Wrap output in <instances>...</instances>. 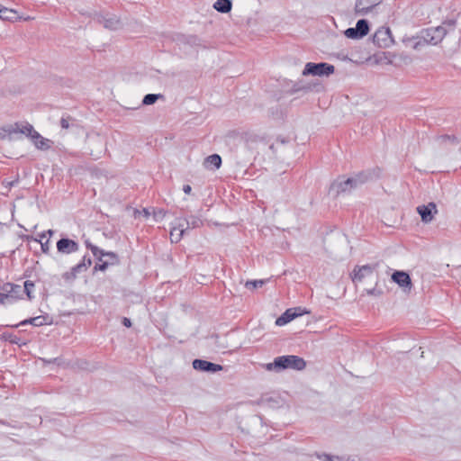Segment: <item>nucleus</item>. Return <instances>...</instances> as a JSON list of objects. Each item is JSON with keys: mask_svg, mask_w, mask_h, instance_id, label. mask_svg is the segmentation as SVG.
<instances>
[{"mask_svg": "<svg viewBox=\"0 0 461 461\" xmlns=\"http://www.w3.org/2000/svg\"><path fill=\"white\" fill-rule=\"evenodd\" d=\"M33 322L35 327H41L42 325H50L52 323V318L48 314L40 315L34 317Z\"/></svg>", "mask_w": 461, "mask_h": 461, "instance_id": "c85d7f7f", "label": "nucleus"}, {"mask_svg": "<svg viewBox=\"0 0 461 461\" xmlns=\"http://www.w3.org/2000/svg\"><path fill=\"white\" fill-rule=\"evenodd\" d=\"M3 131L9 134L19 132L30 137L31 139L40 137V133L36 131L33 126L29 122H25L24 124L16 122L14 125H11L7 129H3Z\"/></svg>", "mask_w": 461, "mask_h": 461, "instance_id": "0eeeda50", "label": "nucleus"}, {"mask_svg": "<svg viewBox=\"0 0 461 461\" xmlns=\"http://www.w3.org/2000/svg\"><path fill=\"white\" fill-rule=\"evenodd\" d=\"M109 264L108 262H102L101 264H96L94 267L95 271H104L107 269Z\"/></svg>", "mask_w": 461, "mask_h": 461, "instance_id": "ea45409f", "label": "nucleus"}, {"mask_svg": "<svg viewBox=\"0 0 461 461\" xmlns=\"http://www.w3.org/2000/svg\"><path fill=\"white\" fill-rule=\"evenodd\" d=\"M182 223L185 224V229L186 231L188 229H195L201 227L203 225V221L198 216L191 215L190 217L184 219Z\"/></svg>", "mask_w": 461, "mask_h": 461, "instance_id": "412c9836", "label": "nucleus"}, {"mask_svg": "<svg viewBox=\"0 0 461 461\" xmlns=\"http://www.w3.org/2000/svg\"><path fill=\"white\" fill-rule=\"evenodd\" d=\"M75 122L76 120L73 119L71 116L62 117L60 119V126L62 129L68 130L70 126L74 125Z\"/></svg>", "mask_w": 461, "mask_h": 461, "instance_id": "473e14b6", "label": "nucleus"}, {"mask_svg": "<svg viewBox=\"0 0 461 461\" xmlns=\"http://www.w3.org/2000/svg\"><path fill=\"white\" fill-rule=\"evenodd\" d=\"M312 89L310 85H304L302 82H296L293 85L291 89L289 90L290 94H295L298 92L307 93Z\"/></svg>", "mask_w": 461, "mask_h": 461, "instance_id": "cd10ccee", "label": "nucleus"}, {"mask_svg": "<svg viewBox=\"0 0 461 461\" xmlns=\"http://www.w3.org/2000/svg\"><path fill=\"white\" fill-rule=\"evenodd\" d=\"M41 244V249L44 253H47L49 251V240H47L45 242H42L40 240Z\"/></svg>", "mask_w": 461, "mask_h": 461, "instance_id": "37998d69", "label": "nucleus"}, {"mask_svg": "<svg viewBox=\"0 0 461 461\" xmlns=\"http://www.w3.org/2000/svg\"><path fill=\"white\" fill-rule=\"evenodd\" d=\"M89 261H92L91 258L88 256L85 255L80 263H88Z\"/></svg>", "mask_w": 461, "mask_h": 461, "instance_id": "49530a36", "label": "nucleus"}, {"mask_svg": "<svg viewBox=\"0 0 461 461\" xmlns=\"http://www.w3.org/2000/svg\"><path fill=\"white\" fill-rule=\"evenodd\" d=\"M33 144L38 149L47 150L50 148L52 141L49 139L43 138L41 134L38 138H32Z\"/></svg>", "mask_w": 461, "mask_h": 461, "instance_id": "5701e85b", "label": "nucleus"}, {"mask_svg": "<svg viewBox=\"0 0 461 461\" xmlns=\"http://www.w3.org/2000/svg\"><path fill=\"white\" fill-rule=\"evenodd\" d=\"M47 232H48L50 235H52V234H53V230H49Z\"/></svg>", "mask_w": 461, "mask_h": 461, "instance_id": "3c124183", "label": "nucleus"}, {"mask_svg": "<svg viewBox=\"0 0 461 461\" xmlns=\"http://www.w3.org/2000/svg\"><path fill=\"white\" fill-rule=\"evenodd\" d=\"M335 458H336V459L331 460V461H337V459H338V460L339 459V456H335Z\"/></svg>", "mask_w": 461, "mask_h": 461, "instance_id": "864d4df0", "label": "nucleus"}, {"mask_svg": "<svg viewBox=\"0 0 461 461\" xmlns=\"http://www.w3.org/2000/svg\"><path fill=\"white\" fill-rule=\"evenodd\" d=\"M267 280L260 279V280H250L247 281L245 286L249 289H255L257 287H261Z\"/></svg>", "mask_w": 461, "mask_h": 461, "instance_id": "72a5a7b5", "label": "nucleus"}, {"mask_svg": "<svg viewBox=\"0 0 461 461\" xmlns=\"http://www.w3.org/2000/svg\"><path fill=\"white\" fill-rule=\"evenodd\" d=\"M204 165L206 167H210L212 166V168L218 169L221 166V158L218 154L210 155L205 158Z\"/></svg>", "mask_w": 461, "mask_h": 461, "instance_id": "b1692460", "label": "nucleus"}, {"mask_svg": "<svg viewBox=\"0 0 461 461\" xmlns=\"http://www.w3.org/2000/svg\"><path fill=\"white\" fill-rule=\"evenodd\" d=\"M57 249L62 254H70L79 249V244L68 238H61L57 242Z\"/></svg>", "mask_w": 461, "mask_h": 461, "instance_id": "f8f14e48", "label": "nucleus"}, {"mask_svg": "<svg viewBox=\"0 0 461 461\" xmlns=\"http://www.w3.org/2000/svg\"><path fill=\"white\" fill-rule=\"evenodd\" d=\"M212 6L217 12L227 14L231 11L232 3L230 0H216Z\"/></svg>", "mask_w": 461, "mask_h": 461, "instance_id": "aec40b11", "label": "nucleus"}, {"mask_svg": "<svg viewBox=\"0 0 461 461\" xmlns=\"http://www.w3.org/2000/svg\"><path fill=\"white\" fill-rule=\"evenodd\" d=\"M305 360L295 355H286L277 357L273 362L265 365V368L267 371L281 372L285 369H294L302 371L305 368Z\"/></svg>", "mask_w": 461, "mask_h": 461, "instance_id": "f03ea898", "label": "nucleus"}, {"mask_svg": "<svg viewBox=\"0 0 461 461\" xmlns=\"http://www.w3.org/2000/svg\"><path fill=\"white\" fill-rule=\"evenodd\" d=\"M86 246L87 249H89L91 250V247H95V245L92 244L91 242H89L88 240L86 241Z\"/></svg>", "mask_w": 461, "mask_h": 461, "instance_id": "de8ad7c7", "label": "nucleus"}, {"mask_svg": "<svg viewBox=\"0 0 461 461\" xmlns=\"http://www.w3.org/2000/svg\"><path fill=\"white\" fill-rule=\"evenodd\" d=\"M292 308L287 309L281 316L276 320V326H284L296 318V313L292 312Z\"/></svg>", "mask_w": 461, "mask_h": 461, "instance_id": "6ab92c4d", "label": "nucleus"}, {"mask_svg": "<svg viewBox=\"0 0 461 461\" xmlns=\"http://www.w3.org/2000/svg\"><path fill=\"white\" fill-rule=\"evenodd\" d=\"M371 176L372 175L370 172L362 171L347 179H344V177H339L331 184L330 190L334 191L337 195L342 193H348L366 183Z\"/></svg>", "mask_w": 461, "mask_h": 461, "instance_id": "f257e3e1", "label": "nucleus"}, {"mask_svg": "<svg viewBox=\"0 0 461 461\" xmlns=\"http://www.w3.org/2000/svg\"><path fill=\"white\" fill-rule=\"evenodd\" d=\"M122 324H123L125 327H127V328H130V327L131 326V320H130L129 318H127V317H123V318H122Z\"/></svg>", "mask_w": 461, "mask_h": 461, "instance_id": "c03bdc74", "label": "nucleus"}, {"mask_svg": "<svg viewBox=\"0 0 461 461\" xmlns=\"http://www.w3.org/2000/svg\"><path fill=\"white\" fill-rule=\"evenodd\" d=\"M193 367L195 370L208 373H216L223 369L221 365L203 359H194L193 361Z\"/></svg>", "mask_w": 461, "mask_h": 461, "instance_id": "9b49d317", "label": "nucleus"}, {"mask_svg": "<svg viewBox=\"0 0 461 461\" xmlns=\"http://www.w3.org/2000/svg\"><path fill=\"white\" fill-rule=\"evenodd\" d=\"M357 31L360 33L362 37H365L369 32V23L366 19H360L357 22L356 24Z\"/></svg>", "mask_w": 461, "mask_h": 461, "instance_id": "393cba45", "label": "nucleus"}, {"mask_svg": "<svg viewBox=\"0 0 461 461\" xmlns=\"http://www.w3.org/2000/svg\"><path fill=\"white\" fill-rule=\"evenodd\" d=\"M96 20L103 24L104 28L112 31L118 30L121 27V21L114 14H97Z\"/></svg>", "mask_w": 461, "mask_h": 461, "instance_id": "9d476101", "label": "nucleus"}, {"mask_svg": "<svg viewBox=\"0 0 461 461\" xmlns=\"http://www.w3.org/2000/svg\"><path fill=\"white\" fill-rule=\"evenodd\" d=\"M382 0H356L355 12L357 15H366L375 6L380 5Z\"/></svg>", "mask_w": 461, "mask_h": 461, "instance_id": "1a4fd4ad", "label": "nucleus"}, {"mask_svg": "<svg viewBox=\"0 0 461 461\" xmlns=\"http://www.w3.org/2000/svg\"><path fill=\"white\" fill-rule=\"evenodd\" d=\"M456 19H447L445 22H443L441 26H445L447 29V32L448 31H453L456 27Z\"/></svg>", "mask_w": 461, "mask_h": 461, "instance_id": "f704fd0d", "label": "nucleus"}, {"mask_svg": "<svg viewBox=\"0 0 461 461\" xmlns=\"http://www.w3.org/2000/svg\"><path fill=\"white\" fill-rule=\"evenodd\" d=\"M164 95L161 94H148L142 99L143 105H151L155 104L158 99H163Z\"/></svg>", "mask_w": 461, "mask_h": 461, "instance_id": "a878e982", "label": "nucleus"}, {"mask_svg": "<svg viewBox=\"0 0 461 461\" xmlns=\"http://www.w3.org/2000/svg\"><path fill=\"white\" fill-rule=\"evenodd\" d=\"M335 458H336V459L331 460V461H337V459H338V460L339 459V456H335Z\"/></svg>", "mask_w": 461, "mask_h": 461, "instance_id": "6e6d98bb", "label": "nucleus"}, {"mask_svg": "<svg viewBox=\"0 0 461 461\" xmlns=\"http://www.w3.org/2000/svg\"><path fill=\"white\" fill-rule=\"evenodd\" d=\"M417 212L420 215L421 221L424 223L430 222L434 215L438 212L437 205L435 203L430 202L428 204L419 205L416 208Z\"/></svg>", "mask_w": 461, "mask_h": 461, "instance_id": "6e6552de", "label": "nucleus"}, {"mask_svg": "<svg viewBox=\"0 0 461 461\" xmlns=\"http://www.w3.org/2000/svg\"><path fill=\"white\" fill-rule=\"evenodd\" d=\"M183 191H184V193H185V194H189L191 193V191H192V187H191V185H185L183 186Z\"/></svg>", "mask_w": 461, "mask_h": 461, "instance_id": "a18cd8bd", "label": "nucleus"}, {"mask_svg": "<svg viewBox=\"0 0 461 461\" xmlns=\"http://www.w3.org/2000/svg\"><path fill=\"white\" fill-rule=\"evenodd\" d=\"M292 310H296V311H293L294 313H296V317H299V316L303 315L304 313L310 312L306 311L305 309H302L301 307L292 308Z\"/></svg>", "mask_w": 461, "mask_h": 461, "instance_id": "a19ab883", "label": "nucleus"}, {"mask_svg": "<svg viewBox=\"0 0 461 461\" xmlns=\"http://www.w3.org/2000/svg\"><path fill=\"white\" fill-rule=\"evenodd\" d=\"M104 256L109 257L113 260L112 264H113V263L118 261L117 255L115 253L112 252V251H109V252L104 251Z\"/></svg>", "mask_w": 461, "mask_h": 461, "instance_id": "79ce46f5", "label": "nucleus"}, {"mask_svg": "<svg viewBox=\"0 0 461 461\" xmlns=\"http://www.w3.org/2000/svg\"><path fill=\"white\" fill-rule=\"evenodd\" d=\"M392 280L405 290H411L412 286L410 275L404 271H394L392 275Z\"/></svg>", "mask_w": 461, "mask_h": 461, "instance_id": "ddd939ff", "label": "nucleus"}, {"mask_svg": "<svg viewBox=\"0 0 461 461\" xmlns=\"http://www.w3.org/2000/svg\"><path fill=\"white\" fill-rule=\"evenodd\" d=\"M1 339L4 340V341H8L12 344H15V345H20L21 344V339L12 333V332H7V331H5L1 334Z\"/></svg>", "mask_w": 461, "mask_h": 461, "instance_id": "bb28decb", "label": "nucleus"}, {"mask_svg": "<svg viewBox=\"0 0 461 461\" xmlns=\"http://www.w3.org/2000/svg\"><path fill=\"white\" fill-rule=\"evenodd\" d=\"M57 361H58V358H53V359L46 360V362L49 363V364L56 363Z\"/></svg>", "mask_w": 461, "mask_h": 461, "instance_id": "8fccbe9b", "label": "nucleus"}, {"mask_svg": "<svg viewBox=\"0 0 461 461\" xmlns=\"http://www.w3.org/2000/svg\"><path fill=\"white\" fill-rule=\"evenodd\" d=\"M45 237H46L45 232H43V233H41V239H42V238H45Z\"/></svg>", "mask_w": 461, "mask_h": 461, "instance_id": "603ef678", "label": "nucleus"}, {"mask_svg": "<svg viewBox=\"0 0 461 461\" xmlns=\"http://www.w3.org/2000/svg\"><path fill=\"white\" fill-rule=\"evenodd\" d=\"M459 152L461 153V147L459 148Z\"/></svg>", "mask_w": 461, "mask_h": 461, "instance_id": "4d7b16f0", "label": "nucleus"}, {"mask_svg": "<svg viewBox=\"0 0 461 461\" xmlns=\"http://www.w3.org/2000/svg\"><path fill=\"white\" fill-rule=\"evenodd\" d=\"M344 34L347 38L348 39H354V40H358V39H361L363 38L360 33L357 31L356 27H350V28H348L345 32H344Z\"/></svg>", "mask_w": 461, "mask_h": 461, "instance_id": "2f4dec72", "label": "nucleus"}, {"mask_svg": "<svg viewBox=\"0 0 461 461\" xmlns=\"http://www.w3.org/2000/svg\"><path fill=\"white\" fill-rule=\"evenodd\" d=\"M34 283L30 281V280H27L24 282V285L23 287V294H26L27 297L29 298V300H32V293L34 289Z\"/></svg>", "mask_w": 461, "mask_h": 461, "instance_id": "7c9ffc66", "label": "nucleus"}, {"mask_svg": "<svg viewBox=\"0 0 461 461\" xmlns=\"http://www.w3.org/2000/svg\"><path fill=\"white\" fill-rule=\"evenodd\" d=\"M92 261L88 263H78L75 267L71 268L69 272H66L63 274V278L65 280H74L77 276L80 273L86 272L87 268L91 266Z\"/></svg>", "mask_w": 461, "mask_h": 461, "instance_id": "4468645a", "label": "nucleus"}, {"mask_svg": "<svg viewBox=\"0 0 461 461\" xmlns=\"http://www.w3.org/2000/svg\"><path fill=\"white\" fill-rule=\"evenodd\" d=\"M436 140L440 144H443L447 141H450L454 144L458 143L457 137L456 135H449V134L438 135L436 137Z\"/></svg>", "mask_w": 461, "mask_h": 461, "instance_id": "c756f323", "label": "nucleus"}, {"mask_svg": "<svg viewBox=\"0 0 461 461\" xmlns=\"http://www.w3.org/2000/svg\"><path fill=\"white\" fill-rule=\"evenodd\" d=\"M366 292L368 295H373V296H380L383 294V291L381 289H377L375 287L372 288V289H366Z\"/></svg>", "mask_w": 461, "mask_h": 461, "instance_id": "4c0bfd02", "label": "nucleus"}, {"mask_svg": "<svg viewBox=\"0 0 461 461\" xmlns=\"http://www.w3.org/2000/svg\"><path fill=\"white\" fill-rule=\"evenodd\" d=\"M23 294V287L20 285L5 283L0 286V303H13L22 298Z\"/></svg>", "mask_w": 461, "mask_h": 461, "instance_id": "20e7f679", "label": "nucleus"}, {"mask_svg": "<svg viewBox=\"0 0 461 461\" xmlns=\"http://www.w3.org/2000/svg\"><path fill=\"white\" fill-rule=\"evenodd\" d=\"M18 183H19V177L18 176L14 180H12V181L5 180L3 182L5 186L7 187L8 189H11L13 186L16 185Z\"/></svg>", "mask_w": 461, "mask_h": 461, "instance_id": "58836bf2", "label": "nucleus"}, {"mask_svg": "<svg viewBox=\"0 0 461 461\" xmlns=\"http://www.w3.org/2000/svg\"><path fill=\"white\" fill-rule=\"evenodd\" d=\"M34 317L33 318H29V319H26V320H23L20 323L18 324H15V325H12L11 327L13 328H18L20 326H24V325H27V324H32L34 326Z\"/></svg>", "mask_w": 461, "mask_h": 461, "instance_id": "e433bc0d", "label": "nucleus"}, {"mask_svg": "<svg viewBox=\"0 0 461 461\" xmlns=\"http://www.w3.org/2000/svg\"><path fill=\"white\" fill-rule=\"evenodd\" d=\"M0 19L3 21L14 22L18 19V14L13 9L3 7L0 9Z\"/></svg>", "mask_w": 461, "mask_h": 461, "instance_id": "4be33fe9", "label": "nucleus"}, {"mask_svg": "<svg viewBox=\"0 0 461 461\" xmlns=\"http://www.w3.org/2000/svg\"><path fill=\"white\" fill-rule=\"evenodd\" d=\"M242 140L249 149H254L258 143L265 140L263 137L254 132H245L242 135Z\"/></svg>", "mask_w": 461, "mask_h": 461, "instance_id": "dca6fc26", "label": "nucleus"}, {"mask_svg": "<svg viewBox=\"0 0 461 461\" xmlns=\"http://www.w3.org/2000/svg\"><path fill=\"white\" fill-rule=\"evenodd\" d=\"M375 267L371 265L357 266L353 271L352 280L354 282H361L366 276L373 273Z\"/></svg>", "mask_w": 461, "mask_h": 461, "instance_id": "2eb2a0df", "label": "nucleus"}, {"mask_svg": "<svg viewBox=\"0 0 461 461\" xmlns=\"http://www.w3.org/2000/svg\"><path fill=\"white\" fill-rule=\"evenodd\" d=\"M93 255L99 260L102 261V258L104 256V250L99 249L97 246L91 247Z\"/></svg>", "mask_w": 461, "mask_h": 461, "instance_id": "c9c22d12", "label": "nucleus"}, {"mask_svg": "<svg viewBox=\"0 0 461 461\" xmlns=\"http://www.w3.org/2000/svg\"><path fill=\"white\" fill-rule=\"evenodd\" d=\"M175 41L178 44L183 45H190V46H197L199 45V38L195 35H185L179 34L176 37Z\"/></svg>", "mask_w": 461, "mask_h": 461, "instance_id": "f3484780", "label": "nucleus"}, {"mask_svg": "<svg viewBox=\"0 0 461 461\" xmlns=\"http://www.w3.org/2000/svg\"><path fill=\"white\" fill-rule=\"evenodd\" d=\"M447 34V29L445 26H437L423 29L420 35L417 37L414 49H418L419 46L425 44L437 45L439 43Z\"/></svg>", "mask_w": 461, "mask_h": 461, "instance_id": "7ed1b4c3", "label": "nucleus"}, {"mask_svg": "<svg viewBox=\"0 0 461 461\" xmlns=\"http://www.w3.org/2000/svg\"><path fill=\"white\" fill-rule=\"evenodd\" d=\"M335 68L333 65H330L326 62H320V63H313V62H308L306 63L303 70V76H330L334 73Z\"/></svg>", "mask_w": 461, "mask_h": 461, "instance_id": "39448f33", "label": "nucleus"}, {"mask_svg": "<svg viewBox=\"0 0 461 461\" xmlns=\"http://www.w3.org/2000/svg\"><path fill=\"white\" fill-rule=\"evenodd\" d=\"M373 42L379 48H388L393 42L392 32L388 27L379 28L373 36Z\"/></svg>", "mask_w": 461, "mask_h": 461, "instance_id": "423d86ee", "label": "nucleus"}, {"mask_svg": "<svg viewBox=\"0 0 461 461\" xmlns=\"http://www.w3.org/2000/svg\"><path fill=\"white\" fill-rule=\"evenodd\" d=\"M142 213L144 214L145 217H149V212L148 211V209H143L142 210Z\"/></svg>", "mask_w": 461, "mask_h": 461, "instance_id": "09e8293b", "label": "nucleus"}, {"mask_svg": "<svg viewBox=\"0 0 461 461\" xmlns=\"http://www.w3.org/2000/svg\"><path fill=\"white\" fill-rule=\"evenodd\" d=\"M185 232V224L179 222L177 226L174 227L170 231V240L173 243H177L181 240Z\"/></svg>", "mask_w": 461, "mask_h": 461, "instance_id": "a211bd4d", "label": "nucleus"}, {"mask_svg": "<svg viewBox=\"0 0 461 461\" xmlns=\"http://www.w3.org/2000/svg\"><path fill=\"white\" fill-rule=\"evenodd\" d=\"M335 458H336V459L331 460V461H337V459H338V460L339 459V456H335Z\"/></svg>", "mask_w": 461, "mask_h": 461, "instance_id": "5fc2aeb1", "label": "nucleus"}]
</instances>
